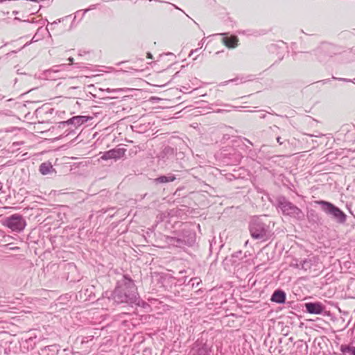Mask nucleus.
<instances>
[{
    "mask_svg": "<svg viewBox=\"0 0 355 355\" xmlns=\"http://www.w3.org/2000/svg\"><path fill=\"white\" fill-rule=\"evenodd\" d=\"M80 12H81V10H78V11H77V12H76L75 16H74V18H73V20H75V19H76V18L77 17V16H78V17H80Z\"/></svg>",
    "mask_w": 355,
    "mask_h": 355,
    "instance_id": "22",
    "label": "nucleus"
},
{
    "mask_svg": "<svg viewBox=\"0 0 355 355\" xmlns=\"http://www.w3.org/2000/svg\"><path fill=\"white\" fill-rule=\"evenodd\" d=\"M176 179L173 174L168 173L166 175H161L155 179L156 183H167L173 182Z\"/></svg>",
    "mask_w": 355,
    "mask_h": 355,
    "instance_id": "15",
    "label": "nucleus"
},
{
    "mask_svg": "<svg viewBox=\"0 0 355 355\" xmlns=\"http://www.w3.org/2000/svg\"><path fill=\"white\" fill-rule=\"evenodd\" d=\"M196 232L193 230L184 228L178 236H168L166 240L168 243L182 248L184 245H193L196 242Z\"/></svg>",
    "mask_w": 355,
    "mask_h": 355,
    "instance_id": "3",
    "label": "nucleus"
},
{
    "mask_svg": "<svg viewBox=\"0 0 355 355\" xmlns=\"http://www.w3.org/2000/svg\"><path fill=\"white\" fill-rule=\"evenodd\" d=\"M147 58H149V59L153 58V55L150 52L147 53Z\"/></svg>",
    "mask_w": 355,
    "mask_h": 355,
    "instance_id": "25",
    "label": "nucleus"
},
{
    "mask_svg": "<svg viewBox=\"0 0 355 355\" xmlns=\"http://www.w3.org/2000/svg\"><path fill=\"white\" fill-rule=\"evenodd\" d=\"M274 223L266 218L255 217L251 220L249 224V230L251 236L255 239L264 242L274 234Z\"/></svg>",
    "mask_w": 355,
    "mask_h": 355,
    "instance_id": "2",
    "label": "nucleus"
},
{
    "mask_svg": "<svg viewBox=\"0 0 355 355\" xmlns=\"http://www.w3.org/2000/svg\"><path fill=\"white\" fill-rule=\"evenodd\" d=\"M330 81H331V79H324V80H321L320 82L322 83L323 84H327V83H329Z\"/></svg>",
    "mask_w": 355,
    "mask_h": 355,
    "instance_id": "23",
    "label": "nucleus"
},
{
    "mask_svg": "<svg viewBox=\"0 0 355 355\" xmlns=\"http://www.w3.org/2000/svg\"><path fill=\"white\" fill-rule=\"evenodd\" d=\"M246 82V80L244 78H234V79H230L229 80H227V81H225L223 83H221L222 85H227L229 83H235L236 85L238 84H240V83H243Z\"/></svg>",
    "mask_w": 355,
    "mask_h": 355,
    "instance_id": "17",
    "label": "nucleus"
},
{
    "mask_svg": "<svg viewBox=\"0 0 355 355\" xmlns=\"http://www.w3.org/2000/svg\"><path fill=\"white\" fill-rule=\"evenodd\" d=\"M3 225L10 229L12 232H22L26 226L25 218L19 214H12L7 217Z\"/></svg>",
    "mask_w": 355,
    "mask_h": 355,
    "instance_id": "6",
    "label": "nucleus"
},
{
    "mask_svg": "<svg viewBox=\"0 0 355 355\" xmlns=\"http://www.w3.org/2000/svg\"><path fill=\"white\" fill-rule=\"evenodd\" d=\"M271 301L278 304H284L286 301L285 292L282 290L275 291L271 296Z\"/></svg>",
    "mask_w": 355,
    "mask_h": 355,
    "instance_id": "13",
    "label": "nucleus"
},
{
    "mask_svg": "<svg viewBox=\"0 0 355 355\" xmlns=\"http://www.w3.org/2000/svg\"><path fill=\"white\" fill-rule=\"evenodd\" d=\"M225 112V110L218 109L216 112V113H223V112Z\"/></svg>",
    "mask_w": 355,
    "mask_h": 355,
    "instance_id": "26",
    "label": "nucleus"
},
{
    "mask_svg": "<svg viewBox=\"0 0 355 355\" xmlns=\"http://www.w3.org/2000/svg\"><path fill=\"white\" fill-rule=\"evenodd\" d=\"M126 150L124 148H114L112 150H110L108 151L105 152L103 155L101 157V158L103 160H108V159H120L121 157H123L125 155Z\"/></svg>",
    "mask_w": 355,
    "mask_h": 355,
    "instance_id": "8",
    "label": "nucleus"
},
{
    "mask_svg": "<svg viewBox=\"0 0 355 355\" xmlns=\"http://www.w3.org/2000/svg\"><path fill=\"white\" fill-rule=\"evenodd\" d=\"M332 79L338 80L339 81H344V82H347V83H354L352 79H347V78H343L332 77Z\"/></svg>",
    "mask_w": 355,
    "mask_h": 355,
    "instance_id": "21",
    "label": "nucleus"
},
{
    "mask_svg": "<svg viewBox=\"0 0 355 355\" xmlns=\"http://www.w3.org/2000/svg\"><path fill=\"white\" fill-rule=\"evenodd\" d=\"M341 350L344 355H355V347L347 346V345H342Z\"/></svg>",
    "mask_w": 355,
    "mask_h": 355,
    "instance_id": "16",
    "label": "nucleus"
},
{
    "mask_svg": "<svg viewBox=\"0 0 355 355\" xmlns=\"http://www.w3.org/2000/svg\"><path fill=\"white\" fill-rule=\"evenodd\" d=\"M178 73H179V72H176V73H175V76H177L178 75Z\"/></svg>",
    "mask_w": 355,
    "mask_h": 355,
    "instance_id": "30",
    "label": "nucleus"
},
{
    "mask_svg": "<svg viewBox=\"0 0 355 355\" xmlns=\"http://www.w3.org/2000/svg\"><path fill=\"white\" fill-rule=\"evenodd\" d=\"M277 141L279 144V145H282L283 144V141H282V138L280 137H277Z\"/></svg>",
    "mask_w": 355,
    "mask_h": 355,
    "instance_id": "24",
    "label": "nucleus"
},
{
    "mask_svg": "<svg viewBox=\"0 0 355 355\" xmlns=\"http://www.w3.org/2000/svg\"><path fill=\"white\" fill-rule=\"evenodd\" d=\"M316 202L321 206V209L324 213L337 222L343 223L345 221L346 215L345 213L332 203L324 200H319Z\"/></svg>",
    "mask_w": 355,
    "mask_h": 355,
    "instance_id": "5",
    "label": "nucleus"
},
{
    "mask_svg": "<svg viewBox=\"0 0 355 355\" xmlns=\"http://www.w3.org/2000/svg\"><path fill=\"white\" fill-rule=\"evenodd\" d=\"M277 207L284 215L289 216L297 220H302L304 217L302 211L284 196L277 198Z\"/></svg>",
    "mask_w": 355,
    "mask_h": 355,
    "instance_id": "4",
    "label": "nucleus"
},
{
    "mask_svg": "<svg viewBox=\"0 0 355 355\" xmlns=\"http://www.w3.org/2000/svg\"><path fill=\"white\" fill-rule=\"evenodd\" d=\"M188 355H209V348L206 344L196 342Z\"/></svg>",
    "mask_w": 355,
    "mask_h": 355,
    "instance_id": "9",
    "label": "nucleus"
},
{
    "mask_svg": "<svg viewBox=\"0 0 355 355\" xmlns=\"http://www.w3.org/2000/svg\"><path fill=\"white\" fill-rule=\"evenodd\" d=\"M290 266H291V267H293L295 268L301 269V261H298L297 260H293L291 263Z\"/></svg>",
    "mask_w": 355,
    "mask_h": 355,
    "instance_id": "19",
    "label": "nucleus"
},
{
    "mask_svg": "<svg viewBox=\"0 0 355 355\" xmlns=\"http://www.w3.org/2000/svg\"><path fill=\"white\" fill-rule=\"evenodd\" d=\"M265 116H266V114H261L259 117H260L261 119H264V118H265Z\"/></svg>",
    "mask_w": 355,
    "mask_h": 355,
    "instance_id": "28",
    "label": "nucleus"
},
{
    "mask_svg": "<svg viewBox=\"0 0 355 355\" xmlns=\"http://www.w3.org/2000/svg\"><path fill=\"white\" fill-rule=\"evenodd\" d=\"M225 37L223 38V43L228 48L234 49L238 46L239 39L235 35L227 36V33H221Z\"/></svg>",
    "mask_w": 355,
    "mask_h": 355,
    "instance_id": "11",
    "label": "nucleus"
},
{
    "mask_svg": "<svg viewBox=\"0 0 355 355\" xmlns=\"http://www.w3.org/2000/svg\"><path fill=\"white\" fill-rule=\"evenodd\" d=\"M201 283V280L198 277L191 278L189 282V285L192 288L198 286Z\"/></svg>",
    "mask_w": 355,
    "mask_h": 355,
    "instance_id": "18",
    "label": "nucleus"
},
{
    "mask_svg": "<svg viewBox=\"0 0 355 355\" xmlns=\"http://www.w3.org/2000/svg\"><path fill=\"white\" fill-rule=\"evenodd\" d=\"M306 311L311 314H320L323 312L324 307L320 302H308L305 304Z\"/></svg>",
    "mask_w": 355,
    "mask_h": 355,
    "instance_id": "10",
    "label": "nucleus"
},
{
    "mask_svg": "<svg viewBox=\"0 0 355 355\" xmlns=\"http://www.w3.org/2000/svg\"><path fill=\"white\" fill-rule=\"evenodd\" d=\"M87 10H85L83 12H80L81 18L85 15V14L86 13V12H87Z\"/></svg>",
    "mask_w": 355,
    "mask_h": 355,
    "instance_id": "27",
    "label": "nucleus"
},
{
    "mask_svg": "<svg viewBox=\"0 0 355 355\" xmlns=\"http://www.w3.org/2000/svg\"><path fill=\"white\" fill-rule=\"evenodd\" d=\"M39 171L42 175H45L51 173L55 170L51 162H46L40 164Z\"/></svg>",
    "mask_w": 355,
    "mask_h": 355,
    "instance_id": "14",
    "label": "nucleus"
},
{
    "mask_svg": "<svg viewBox=\"0 0 355 355\" xmlns=\"http://www.w3.org/2000/svg\"><path fill=\"white\" fill-rule=\"evenodd\" d=\"M318 259L315 257H309L301 261V269L306 271L311 270L313 266H316Z\"/></svg>",
    "mask_w": 355,
    "mask_h": 355,
    "instance_id": "12",
    "label": "nucleus"
},
{
    "mask_svg": "<svg viewBox=\"0 0 355 355\" xmlns=\"http://www.w3.org/2000/svg\"><path fill=\"white\" fill-rule=\"evenodd\" d=\"M111 298L116 304H135L138 299L137 287L134 281L128 275H123L116 283L111 294Z\"/></svg>",
    "mask_w": 355,
    "mask_h": 355,
    "instance_id": "1",
    "label": "nucleus"
},
{
    "mask_svg": "<svg viewBox=\"0 0 355 355\" xmlns=\"http://www.w3.org/2000/svg\"><path fill=\"white\" fill-rule=\"evenodd\" d=\"M69 60L71 62H73V59L72 58H69Z\"/></svg>",
    "mask_w": 355,
    "mask_h": 355,
    "instance_id": "29",
    "label": "nucleus"
},
{
    "mask_svg": "<svg viewBox=\"0 0 355 355\" xmlns=\"http://www.w3.org/2000/svg\"><path fill=\"white\" fill-rule=\"evenodd\" d=\"M92 119H93V117L89 116H75L67 121L60 122L58 126L59 128H65L67 126L69 125L73 127V129L70 128L69 130V132L67 135H68L70 134H75V130L76 129H78L82 125L86 123L87 121H91Z\"/></svg>",
    "mask_w": 355,
    "mask_h": 355,
    "instance_id": "7",
    "label": "nucleus"
},
{
    "mask_svg": "<svg viewBox=\"0 0 355 355\" xmlns=\"http://www.w3.org/2000/svg\"><path fill=\"white\" fill-rule=\"evenodd\" d=\"M58 22L57 21H54L53 24H51V25H53V24H57Z\"/></svg>",
    "mask_w": 355,
    "mask_h": 355,
    "instance_id": "31",
    "label": "nucleus"
},
{
    "mask_svg": "<svg viewBox=\"0 0 355 355\" xmlns=\"http://www.w3.org/2000/svg\"><path fill=\"white\" fill-rule=\"evenodd\" d=\"M351 283L349 285L347 286V291H346V295H347L348 297H350V298H354V297L352 295V293L350 292L351 291V286H352L353 285V280L352 279H351Z\"/></svg>",
    "mask_w": 355,
    "mask_h": 355,
    "instance_id": "20",
    "label": "nucleus"
}]
</instances>
